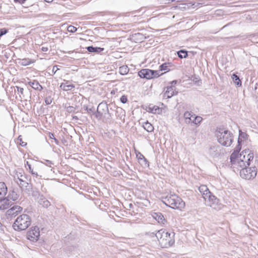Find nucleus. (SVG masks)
<instances>
[{"label": "nucleus", "mask_w": 258, "mask_h": 258, "mask_svg": "<svg viewBox=\"0 0 258 258\" xmlns=\"http://www.w3.org/2000/svg\"><path fill=\"white\" fill-rule=\"evenodd\" d=\"M152 234L155 235L162 248L169 247L174 243V232L169 233L165 229H162L157 231L155 234L152 233Z\"/></svg>", "instance_id": "nucleus-1"}, {"label": "nucleus", "mask_w": 258, "mask_h": 258, "mask_svg": "<svg viewBox=\"0 0 258 258\" xmlns=\"http://www.w3.org/2000/svg\"><path fill=\"white\" fill-rule=\"evenodd\" d=\"M162 199L164 204L172 209L181 210L185 205L184 202L180 197L171 192L166 196H163Z\"/></svg>", "instance_id": "nucleus-2"}, {"label": "nucleus", "mask_w": 258, "mask_h": 258, "mask_svg": "<svg viewBox=\"0 0 258 258\" xmlns=\"http://www.w3.org/2000/svg\"><path fill=\"white\" fill-rule=\"evenodd\" d=\"M216 135L218 142L226 147L230 146L233 140L232 133L223 128H219L216 131Z\"/></svg>", "instance_id": "nucleus-3"}, {"label": "nucleus", "mask_w": 258, "mask_h": 258, "mask_svg": "<svg viewBox=\"0 0 258 258\" xmlns=\"http://www.w3.org/2000/svg\"><path fill=\"white\" fill-rule=\"evenodd\" d=\"M31 224V219L27 214L19 216L13 225L15 230L22 231L26 229Z\"/></svg>", "instance_id": "nucleus-4"}, {"label": "nucleus", "mask_w": 258, "mask_h": 258, "mask_svg": "<svg viewBox=\"0 0 258 258\" xmlns=\"http://www.w3.org/2000/svg\"><path fill=\"white\" fill-rule=\"evenodd\" d=\"M257 169L254 166L252 167H242L240 171V176L244 179L250 180L253 179L256 175Z\"/></svg>", "instance_id": "nucleus-5"}, {"label": "nucleus", "mask_w": 258, "mask_h": 258, "mask_svg": "<svg viewBox=\"0 0 258 258\" xmlns=\"http://www.w3.org/2000/svg\"><path fill=\"white\" fill-rule=\"evenodd\" d=\"M162 74H159V71H154L148 69H142L138 72V76L140 78L148 80L157 78Z\"/></svg>", "instance_id": "nucleus-6"}, {"label": "nucleus", "mask_w": 258, "mask_h": 258, "mask_svg": "<svg viewBox=\"0 0 258 258\" xmlns=\"http://www.w3.org/2000/svg\"><path fill=\"white\" fill-rule=\"evenodd\" d=\"M204 200L207 203V206L215 209L220 208L219 200L213 195L212 192L208 195V198L205 199Z\"/></svg>", "instance_id": "nucleus-7"}, {"label": "nucleus", "mask_w": 258, "mask_h": 258, "mask_svg": "<svg viewBox=\"0 0 258 258\" xmlns=\"http://www.w3.org/2000/svg\"><path fill=\"white\" fill-rule=\"evenodd\" d=\"M22 209L23 208L20 206L15 205L7 211L6 217L8 219H11L21 212Z\"/></svg>", "instance_id": "nucleus-8"}, {"label": "nucleus", "mask_w": 258, "mask_h": 258, "mask_svg": "<svg viewBox=\"0 0 258 258\" xmlns=\"http://www.w3.org/2000/svg\"><path fill=\"white\" fill-rule=\"evenodd\" d=\"M40 236V231L39 228L36 227H32L31 230L27 233V238L28 239L35 241H37Z\"/></svg>", "instance_id": "nucleus-9"}, {"label": "nucleus", "mask_w": 258, "mask_h": 258, "mask_svg": "<svg viewBox=\"0 0 258 258\" xmlns=\"http://www.w3.org/2000/svg\"><path fill=\"white\" fill-rule=\"evenodd\" d=\"M210 155L213 158L218 157L223 155V149L218 145L212 146L209 149Z\"/></svg>", "instance_id": "nucleus-10"}, {"label": "nucleus", "mask_w": 258, "mask_h": 258, "mask_svg": "<svg viewBox=\"0 0 258 258\" xmlns=\"http://www.w3.org/2000/svg\"><path fill=\"white\" fill-rule=\"evenodd\" d=\"M16 182L22 190L27 192H30L32 189V184L24 180V179H19V182L18 181H16Z\"/></svg>", "instance_id": "nucleus-11"}, {"label": "nucleus", "mask_w": 258, "mask_h": 258, "mask_svg": "<svg viewBox=\"0 0 258 258\" xmlns=\"http://www.w3.org/2000/svg\"><path fill=\"white\" fill-rule=\"evenodd\" d=\"M13 205L12 201H9V199L4 197H0V209L5 210Z\"/></svg>", "instance_id": "nucleus-12"}, {"label": "nucleus", "mask_w": 258, "mask_h": 258, "mask_svg": "<svg viewBox=\"0 0 258 258\" xmlns=\"http://www.w3.org/2000/svg\"><path fill=\"white\" fill-rule=\"evenodd\" d=\"M247 152L246 151L242 152L239 155V160L238 166L240 167H246L249 166L248 161L246 160V154Z\"/></svg>", "instance_id": "nucleus-13"}, {"label": "nucleus", "mask_w": 258, "mask_h": 258, "mask_svg": "<svg viewBox=\"0 0 258 258\" xmlns=\"http://www.w3.org/2000/svg\"><path fill=\"white\" fill-rule=\"evenodd\" d=\"M136 157L139 161V163L142 166L144 167L149 166V163L147 160L142 153L139 152L136 153Z\"/></svg>", "instance_id": "nucleus-14"}, {"label": "nucleus", "mask_w": 258, "mask_h": 258, "mask_svg": "<svg viewBox=\"0 0 258 258\" xmlns=\"http://www.w3.org/2000/svg\"><path fill=\"white\" fill-rule=\"evenodd\" d=\"M199 190L204 200L208 198V195L211 192L206 185H200L199 187Z\"/></svg>", "instance_id": "nucleus-15"}, {"label": "nucleus", "mask_w": 258, "mask_h": 258, "mask_svg": "<svg viewBox=\"0 0 258 258\" xmlns=\"http://www.w3.org/2000/svg\"><path fill=\"white\" fill-rule=\"evenodd\" d=\"M177 91H175L173 86H168L166 91L164 93V96L166 97L167 98H170L173 96L177 95Z\"/></svg>", "instance_id": "nucleus-16"}, {"label": "nucleus", "mask_w": 258, "mask_h": 258, "mask_svg": "<svg viewBox=\"0 0 258 258\" xmlns=\"http://www.w3.org/2000/svg\"><path fill=\"white\" fill-rule=\"evenodd\" d=\"M106 112H108L107 104L105 103H100L97 107V113L100 114V115L102 116L103 113L105 114Z\"/></svg>", "instance_id": "nucleus-17"}, {"label": "nucleus", "mask_w": 258, "mask_h": 258, "mask_svg": "<svg viewBox=\"0 0 258 258\" xmlns=\"http://www.w3.org/2000/svg\"><path fill=\"white\" fill-rule=\"evenodd\" d=\"M230 162L232 165L237 164L238 165L239 156H238V151H234L230 156Z\"/></svg>", "instance_id": "nucleus-18"}, {"label": "nucleus", "mask_w": 258, "mask_h": 258, "mask_svg": "<svg viewBox=\"0 0 258 258\" xmlns=\"http://www.w3.org/2000/svg\"><path fill=\"white\" fill-rule=\"evenodd\" d=\"M28 84L36 90L41 91L43 89L42 86L36 80H33L28 82Z\"/></svg>", "instance_id": "nucleus-19"}, {"label": "nucleus", "mask_w": 258, "mask_h": 258, "mask_svg": "<svg viewBox=\"0 0 258 258\" xmlns=\"http://www.w3.org/2000/svg\"><path fill=\"white\" fill-rule=\"evenodd\" d=\"M146 111L149 112H151V113H158V114H159L160 112H161V109L160 108L157 106H152V105H149L148 107H147V108L146 109Z\"/></svg>", "instance_id": "nucleus-20"}, {"label": "nucleus", "mask_w": 258, "mask_h": 258, "mask_svg": "<svg viewBox=\"0 0 258 258\" xmlns=\"http://www.w3.org/2000/svg\"><path fill=\"white\" fill-rule=\"evenodd\" d=\"M18 63L23 66H27L34 62V60L29 58L18 59Z\"/></svg>", "instance_id": "nucleus-21"}, {"label": "nucleus", "mask_w": 258, "mask_h": 258, "mask_svg": "<svg viewBox=\"0 0 258 258\" xmlns=\"http://www.w3.org/2000/svg\"><path fill=\"white\" fill-rule=\"evenodd\" d=\"M39 204L44 208H47L50 205V203L46 200L43 195L38 200Z\"/></svg>", "instance_id": "nucleus-22"}, {"label": "nucleus", "mask_w": 258, "mask_h": 258, "mask_svg": "<svg viewBox=\"0 0 258 258\" xmlns=\"http://www.w3.org/2000/svg\"><path fill=\"white\" fill-rule=\"evenodd\" d=\"M8 191L7 187L4 182H0V197H4Z\"/></svg>", "instance_id": "nucleus-23"}, {"label": "nucleus", "mask_w": 258, "mask_h": 258, "mask_svg": "<svg viewBox=\"0 0 258 258\" xmlns=\"http://www.w3.org/2000/svg\"><path fill=\"white\" fill-rule=\"evenodd\" d=\"M133 38L137 42H142L146 38V37L140 33H137L133 35Z\"/></svg>", "instance_id": "nucleus-24"}, {"label": "nucleus", "mask_w": 258, "mask_h": 258, "mask_svg": "<svg viewBox=\"0 0 258 258\" xmlns=\"http://www.w3.org/2000/svg\"><path fill=\"white\" fill-rule=\"evenodd\" d=\"M154 218L160 223L164 224L165 222L166 221L164 216L163 215L160 213H155L154 215Z\"/></svg>", "instance_id": "nucleus-25"}, {"label": "nucleus", "mask_w": 258, "mask_h": 258, "mask_svg": "<svg viewBox=\"0 0 258 258\" xmlns=\"http://www.w3.org/2000/svg\"><path fill=\"white\" fill-rule=\"evenodd\" d=\"M86 48L89 52H96L98 53L102 52L104 49V48L93 47V46H88Z\"/></svg>", "instance_id": "nucleus-26"}, {"label": "nucleus", "mask_w": 258, "mask_h": 258, "mask_svg": "<svg viewBox=\"0 0 258 258\" xmlns=\"http://www.w3.org/2000/svg\"><path fill=\"white\" fill-rule=\"evenodd\" d=\"M25 167L27 170H29V171L31 173L32 175H35L36 176H38L37 171L34 170L35 168L34 165H33L32 167L31 164H30L28 161H27L26 163L25 164Z\"/></svg>", "instance_id": "nucleus-27"}, {"label": "nucleus", "mask_w": 258, "mask_h": 258, "mask_svg": "<svg viewBox=\"0 0 258 258\" xmlns=\"http://www.w3.org/2000/svg\"><path fill=\"white\" fill-rule=\"evenodd\" d=\"M59 87L61 89L63 90V91H68L74 88L75 86L73 84L66 85L63 84H61Z\"/></svg>", "instance_id": "nucleus-28"}, {"label": "nucleus", "mask_w": 258, "mask_h": 258, "mask_svg": "<svg viewBox=\"0 0 258 258\" xmlns=\"http://www.w3.org/2000/svg\"><path fill=\"white\" fill-rule=\"evenodd\" d=\"M18 194L15 191H13L9 194L7 198L9 199V201H15L18 199Z\"/></svg>", "instance_id": "nucleus-29"}, {"label": "nucleus", "mask_w": 258, "mask_h": 258, "mask_svg": "<svg viewBox=\"0 0 258 258\" xmlns=\"http://www.w3.org/2000/svg\"><path fill=\"white\" fill-rule=\"evenodd\" d=\"M231 78L236 85H237L238 86H241V82L237 75H236L235 74H233L232 75Z\"/></svg>", "instance_id": "nucleus-30"}, {"label": "nucleus", "mask_w": 258, "mask_h": 258, "mask_svg": "<svg viewBox=\"0 0 258 258\" xmlns=\"http://www.w3.org/2000/svg\"><path fill=\"white\" fill-rule=\"evenodd\" d=\"M143 127L145 130H146L148 132H152L154 130V127L153 125L148 121L146 122L144 125Z\"/></svg>", "instance_id": "nucleus-31"}, {"label": "nucleus", "mask_w": 258, "mask_h": 258, "mask_svg": "<svg viewBox=\"0 0 258 258\" xmlns=\"http://www.w3.org/2000/svg\"><path fill=\"white\" fill-rule=\"evenodd\" d=\"M129 69L126 66H123L119 67V73L121 75H125L128 73Z\"/></svg>", "instance_id": "nucleus-32"}, {"label": "nucleus", "mask_w": 258, "mask_h": 258, "mask_svg": "<svg viewBox=\"0 0 258 258\" xmlns=\"http://www.w3.org/2000/svg\"><path fill=\"white\" fill-rule=\"evenodd\" d=\"M177 54L180 58H186L187 56V52L184 50H180L177 52Z\"/></svg>", "instance_id": "nucleus-33"}, {"label": "nucleus", "mask_w": 258, "mask_h": 258, "mask_svg": "<svg viewBox=\"0 0 258 258\" xmlns=\"http://www.w3.org/2000/svg\"><path fill=\"white\" fill-rule=\"evenodd\" d=\"M247 138V134L244 132H242L241 131H239V138L238 142L239 143L240 141L239 140H246Z\"/></svg>", "instance_id": "nucleus-34"}, {"label": "nucleus", "mask_w": 258, "mask_h": 258, "mask_svg": "<svg viewBox=\"0 0 258 258\" xmlns=\"http://www.w3.org/2000/svg\"><path fill=\"white\" fill-rule=\"evenodd\" d=\"M168 67H169V64L168 63H163L160 66V67H159L160 70H159V72L161 71H169L170 70L168 68Z\"/></svg>", "instance_id": "nucleus-35"}, {"label": "nucleus", "mask_w": 258, "mask_h": 258, "mask_svg": "<svg viewBox=\"0 0 258 258\" xmlns=\"http://www.w3.org/2000/svg\"><path fill=\"white\" fill-rule=\"evenodd\" d=\"M64 108L66 111L69 113L75 112L76 111V108L72 106H67V104H66Z\"/></svg>", "instance_id": "nucleus-36"}, {"label": "nucleus", "mask_w": 258, "mask_h": 258, "mask_svg": "<svg viewBox=\"0 0 258 258\" xmlns=\"http://www.w3.org/2000/svg\"><path fill=\"white\" fill-rule=\"evenodd\" d=\"M17 143L19 144L20 145H21L22 147H25L26 146L27 143L25 142H23L22 141V136L20 135L17 138Z\"/></svg>", "instance_id": "nucleus-37"}, {"label": "nucleus", "mask_w": 258, "mask_h": 258, "mask_svg": "<svg viewBox=\"0 0 258 258\" xmlns=\"http://www.w3.org/2000/svg\"><path fill=\"white\" fill-rule=\"evenodd\" d=\"M194 118V120L192 121V123L196 124H197L198 123H200L202 120H203V118L200 117V116H193V117Z\"/></svg>", "instance_id": "nucleus-38"}, {"label": "nucleus", "mask_w": 258, "mask_h": 258, "mask_svg": "<svg viewBox=\"0 0 258 258\" xmlns=\"http://www.w3.org/2000/svg\"><path fill=\"white\" fill-rule=\"evenodd\" d=\"M253 158V155L252 153H248L246 154V160L248 161L249 165H250V162L251 160H252Z\"/></svg>", "instance_id": "nucleus-39"}, {"label": "nucleus", "mask_w": 258, "mask_h": 258, "mask_svg": "<svg viewBox=\"0 0 258 258\" xmlns=\"http://www.w3.org/2000/svg\"><path fill=\"white\" fill-rule=\"evenodd\" d=\"M67 29L68 31L70 32H75L77 31V28L75 27L72 25H70L69 26H68Z\"/></svg>", "instance_id": "nucleus-40"}, {"label": "nucleus", "mask_w": 258, "mask_h": 258, "mask_svg": "<svg viewBox=\"0 0 258 258\" xmlns=\"http://www.w3.org/2000/svg\"><path fill=\"white\" fill-rule=\"evenodd\" d=\"M8 32V30L6 28H2L0 29V37L4 35L7 34Z\"/></svg>", "instance_id": "nucleus-41"}, {"label": "nucleus", "mask_w": 258, "mask_h": 258, "mask_svg": "<svg viewBox=\"0 0 258 258\" xmlns=\"http://www.w3.org/2000/svg\"><path fill=\"white\" fill-rule=\"evenodd\" d=\"M184 117L186 119L188 117H193V115L191 114V112L186 111L184 113Z\"/></svg>", "instance_id": "nucleus-42"}, {"label": "nucleus", "mask_w": 258, "mask_h": 258, "mask_svg": "<svg viewBox=\"0 0 258 258\" xmlns=\"http://www.w3.org/2000/svg\"><path fill=\"white\" fill-rule=\"evenodd\" d=\"M120 100L121 103L124 104L127 101V98L126 96L123 95L120 97Z\"/></svg>", "instance_id": "nucleus-43"}, {"label": "nucleus", "mask_w": 258, "mask_h": 258, "mask_svg": "<svg viewBox=\"0 0 258 258\" xmlns=\"http://www.w3.org/2000/svg\"><path fill=\"white\" fill-rule=\"evenodd\" d=\"M23 177H25V176H24L23 175H21L20 176H19V174H17L16 176H15L14 177V178H15V181L16 182V181H18L19 182V179H23Z\"/></svg>", "instance_id": "nucleus-44"}, {"label": "nucleus", "mask_w": 258, "mask_h": 258, "mask_svg": "<svg viewBox=\"0 0 258 258\" xmlns=\"http://www.w3.org/2000/svg\"><path fill=\"white\" fill-rule=\"evenodd\" d=\"M45 102L47 105L50 104L52 102V99L50 97H46L45 99Z\"/></svg>", "instance_id": "nucleus-45"}, {"label": "nucleus", "mask_w": 258, "mask_h": 258, "mask_svg": "<svg viewBox=\"0 0 258 258\" xmlns=\"http://www.w3.org/2000/svg\"><path fill=\"white\" fill-rule=\"evenodd\" d=\"M17 91L21 94H23L24 89L23 88L20 87H16Z\"/></svg>", "instance_id": "nucleus-46"}, {"label": "nucleus", "mask_w": 258, "mask_h": 258, "mask_svg": "<svg viewBox=\"0 0 258 258\" xmlns=\"http://www.w3.org/2000/svg\"><path fill=\"white\" fill-rule=\"evenodd\" d=\"M59 69L57 68V66H54L53 67V68H52V73H53V74H55L56 72H57V70H58Z\"/></svg>", "instance_id": "nucleus-47"}, {"label": "nucleus", "mask_w": 258, "mask_h": 258, "mask_svg": "<svg viewBox=\"0 0 258 258\" xmlns=\"http://www.w3.org/2000/svg\"><path fill=\"white\" fill-rule=\"evenodd\" d=\"M27 0H14L15 3H18L20 4H23Z\"/></svg>", "instance_id": "nucleus-48"}, {"label": "nucleus", "mask_w": 258, "mask_h": 258, "mask_svg": "<svg viewBox=\"0 0 258 258\" xmlns=\"http://www.w3.org/2000/svg\"><path fill=\"white\" fill-rule=\"evenodd\" d=\"M41 195H40L38 191H36V192H34H34H33V196H35V197H36L37 196H38V199H39L40 198H41Z\"/></svg>", "instance_id": "nucleus-49"}, {"label": "nucleus", "mask_w": 258, "mask_h": 258, "mask_svg": "<svg viewBox=\"0 0 258 258\" xmlns=\"http://www.w3.org/2000/svg\"><path fill=\"white\" fill-rule=\"evenodd\" d=\"M192 117H188V118L185 119V121L186 123H189L191 122Z\"/></svg>", "instance_id": "nucleus-50"}, {"label": "nucleus", "mask_w": 258, "mask_h": 258, "mask_svg": "<svg viewBox=\"0 0 258 258\" xmlns=\"http://www.w3.org/2000/svg\"><path fill=\"white\" fill-rule=\"evenodd\" d=\"M48 48L46 46H43L41 48V50L43 52H46V51H48Z\"/></svg>", "instance_id": "nucleus-51"}, {"label": "nucleus", "mask_w": 258, "mask_h": 258, "mask_svg": "<svg viewBox=\"0 0 258 258\" xmlns=\"http://www.w3.org/2000/svg\"><path fill=\"white\" fill-rule=\"evenodd\" d=\"M64 82L62 83L61 84H66V85H71V84L70 83V82L69 81L64 80Z\"/></svg>", "instance_id": "nucleus-52"}, {"label": "nucleus", "mask_w": 258, "mask_h": 258, "mask_svg": "<svg viewBox=\"0 0 258 258\" xmlns=\"http://www.w3.org/2000/svg\"><path fill=\"white\" fill-rule=\"evenodd\" d=\"M49 137L52 139H54V138H55L54 134L52 133H49Z\"/></svg>", "instance_id": "nucleus-53"}, {"label": "nucleus", "mask_w": 258, "mask_h": 258, "mask_svg": "<svg viewBox=\"0 0 258 258\" xmlns=\"http://www.w3.org/2000/svg\"><path fill=\"white\" fill-rule=\"evenodd\" d=\"M87 111L89 113V112H94V109H93V108H89L87 110Z\"/></svg>", "instance_id": "nucleus-54"}, {"label": "nucleus", "mask_w": 258, "mask_h": 258, "mask_svg": "<svg viewBox=\"0 0 258 258\" xmlns=\"http://www.w3.org/2000/svg\"><path fill=\"white\" fill-rule=\"evenodd\" d=\"M171 86H173V85H175L177 83V81L176 80H174L173 81H172L171 83Z\"/></svg>", "instance_id": "nucleus-55"}, {"label": "nucleus", "mask_w": 258, "mask_h": 258, "mask_svg": "<svg viewBox=\"0 0 258 258\" xmlns=\"http://www.w3.org/2000/svg\"><path fill=\"white\" fill-rule=\"evenodd\" d=\"M53 140H54L55 143L57 145H58V143H59V141H58V140H57V139H55V138H54V139H53Z\"/></svg>", "instance_id": "nucleus-56"}, {"label": "nucleus", "mask_w": 258, "mask_h": 258, "mask_svg": "<svg viewBox=\"0 0 258 258\" xmlns=\"http://www.w3.org/2000/svg\"><path fill=\"white\" fill-rule=\"evenodd\" d=\"M44 1L47 3H51L53 1V0H44Z\"/></svg>", "instance_id": "nucleus-57"}, {"label": "nucleus", "mask_w": 258, "mask_h": 258, "mask_svg": "<svg viewBox=\"0 0 258 258\" xmlns=\"http://www.w3.org/2000/svg\"><path fill=\"white\" fill-rule=\"evenodd\" d=\"M100 114H98L97 112L96 114V117H101V116L100 115Z\"/></svg>", "instance_id": "nucleus-58"}, {"label": "nucleus", "mask_w": 258, "mask_h": 258, "mask_svg": "<svg viewBox=\"0 0 258 258\" xmlns=\"http://www.w3.org/2000/svg\"><path fill=\"white\" fill-rule=\"evenodd\" d=\"M73 118L75 119H78V118L77 116H73Z\"/></svg>", "instance_id": "nucleus-59"}, {"label": "nucleus", "mask_w": 258, "mask_h": 258, "mask_svg": "<svg viewBox=\"0 0 258 258\" xmlns=\"http://www.w3.org/2000/svg\"><path fill=\"white\" fill-rule=\"evenodd\" d=\"M240 148H239V147H236V149L235 151H237V150H238V152H239V150H240Z\"/></svg>", "instance_id": "nucleus-60"}, {"label": "nucleus", "mask_w": 258, "mask_h": 258, "mask_svg": "<svg viewBox=\"0 0 258 258\" xmlns=\"http://www.w3.org/2000/svg\"><path fill=\"white\" fill-rule=\"evenodd\" d=\"M84 107L85 108V110H88L89 109L87 106H84Z\"/></svg>", "instance_id": "nucleus-61"}, {"label": "nucleus", "mask_w": 258, "mask_h": 258, "mask_svg": "<svg viewBox=\"0 0 258 258\" xmlns=\"http://www.w3.org/2000/svg\"><path fill=\"white\" fill-rule=\"evenodd\" d=\"M133 207V205L132 204H130V207Z\"/></svg>", "instance_id": "nucleus-62"}, {"label": "nucleus", "mask_w": 258, "mask_h": 258, "mask_svg": "<svg viewBox=\"0 0 258 258\" xmlns=\"http://www.w3.org/2000/svg\"><path fill=\"white\" fill-rule=\"evenodd\" d=\"M1 225H2V224H1V223L0 222V227L1 226Z\"/></svg>", "instance_id": "nucleus-63"}]
</instances>
